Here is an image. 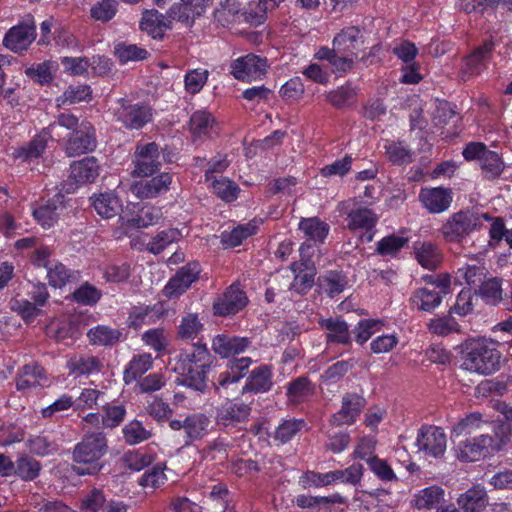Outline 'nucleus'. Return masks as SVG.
<instances>
[{
    "label": "nucleus",
    "instance_id": "obj_49",
    "mask_svg": "<svg viewBox=\"0 0 512 512\" xmlns=\"http://www.w3.org/2000/svg\"><path fill=\"white\" fill-rule=\"evenodd\" d=\"M108 502L103 490L93 488L81 499L80 509L83 512H103Z\"/></svg>",
    "mask_w": 512,
    "mask_h": 512
},
{
    "label": "nucleus",
    "instance_id": "obj_25",
    "mask_svg": "<svg viewBox=\"0 0 512 512\" xmlns=\"http://www.w3.org/2000/svg\"><path fill=\"white\" fill-rule=\"evenodd\" d=\"M172 18L169 17V11L166 15L157 10L146 11L140 22V28L151 35L154 39H160L164 36L167 29H171Z\"/></svg>",
    "mask_w": 512,
    "mask_h": 512
},
{
    "label": "nucleus",
    "instance_id": "obj_59",
    "mask_svg": "<svg viewBox=\"0 0 512 512\" xmlns=\"http://www.w3.org/2000/svg\"><path fill=\"white\" fill-rule=\"evenodd\" d=\"M117 6L115 0H101L91 8V17L97 21L108 22L115 16Z\"/></svg>",
    "mask_w": 512,
    "mask_h": 512
},
{
    "label": "nucleus",
    "instance_id": "obj_34",
    "mask_svg": "<svg viewBox=\"0 0 512 512\" xmlns=\"http://www.w3.org/2000/svg\"><path fill=\"white\" fill-rule=\"evenodd\" d=\"M91 199L97 214L106 219L118 215L122 208L118 197L113 193H100Z\"/></svg>",
    "mask_w": 512,
    "mask_h": 512
},
{
    "label": "nucleus",
    "instance_id": "obj_19",
    "mask_svg": "<svg viewBox=\"0 0 512 512\" xmlns=\"http://www.w3.org/2000/svg\"><path fill=\"white\" fill-rule=\"evenodd\" d=\"M162 210L152 205L133 206V211L121 216L124 223L133 228H146L162 218Z\"/></svg>",
    "mask_w": 512,
    "mask_h": 512
},
{
    "label": "nucleus",
    "instance_id": "obj_56",
    "mask_svg": "<svg viewBox=\"0 0 512 512\" xmlns=\"http://www.w3.org/2000/svg\"><path fill=\"white\" fill-rule=\"evenodd\" d=\"M382 325L383 322L381 320H361L354 329L356 342L364 344L372 335L381 330Z\"/></svg>",
    "mask_w": 512,
    "mask_h": 512
},
{
    "label": "nucleus",
    "instance_id": "obj_57",
    "mask_svg": "<svg viewBox=\"0 0 512 512\" xmlns=\"http://www.w3.org/2000/svg\"><path fill=\"white\" fill-rule=\"evenodd\" d=\"M255 231L256 226L251 223L239 225L230 233L224 234L222 236V242L229 247H235L240 245L244 239L253 235Z\"/></svg>",
    "mask_w": 512,
    "mask_h": 512
},
{
    "label": "nucleus",
    "instance_id": "obj_46",
    "mask_svg": "<svg viewBox=\"0 0 512 512\" xmlns=\"http://www.w3.org/2000/svg\"><path fill=\"white\" fill-rule=\"evenodd\" d=\"M427 327L430 333L438 336H448L460 331L458 322L451 315L433 318L429 321Z\"/></svg>",
    "mask_w": 512,
    "mask_h": 512
},
{
    "label": "nucleus",
    "instance_id": "obj_60",
    "mask_svg": "<svg viewBox=\"0 0 512 512\" xmlns=\"http://www.w3.org/2000/svg\"><path fill=\"white\" fill-rule=\"evenodd\" d=\"M115 55L121 63H126L128 61L144 60L147 58L148 52L134 44H118L115 47Z\"/></svg>",
    "mask_w": 512,
    "mask_h": 512
},
{
    "label": "nucleus",
    "instance_id": "obj_16",
    "mask_svg": "<svg viewBox=\"0 0 512 512\" xmlns=\"http://www.w3.org/2000/svg\"><path fill=\"white\" fill-rule=\"evenodd\" d=\"M172 183L169 173H161L151 179H144L131 185L132 193L141 199L154 198L167 192Z\"/></svg>",
    "mask_w": 512,
    "mask_h": 512
},
{
    "label": "nucleus",
    "instance_id": "obj_40",
    "mask_svg": "<svg viewBox=\"0 0 512 512\" xmlns=\"http://www.w3.org/2000/svg\"><path fill=\"white\" fill-rule=\"evenodd\" d=\"M444 497V490L439 486H430L422 489L415 498V507L421 509H433L438 507Z\"/></svg>",
    "mask_w": 512,
    "mask_h": 512
},
{
    "label": "nucleus",
    "instance_id": "obj_42",
    "mask_svg": "<svg viewBox=\"0 0 512 512\" xmlns=\"http://www.w3.org/2000/svg\"><path fill=\"white\" fill-rule=\"evenodd\" d=\"M68 367L70 371L77 375H89L94 371H99L102 367L100 360L91 355H81L78 357L72 358L68 362Z\"/></svg>",
    "mask_w": 512,
    "mask_h": 512
},
{
    "label": "nucleus",
    "instance_id": "obj_54",
    "mask_svg": "<svg viewBox=\"0 0 512 512\" xmlns=\"http://www.w3.org/2000/svg\"><path fill=\"white\" fill-rule=\"evenodd\" d=\"M145 409L147 414L157 422L168 421L173 413L169 404L158 397H153L151 401H148Z\"/></svg>",
    "mask_w": 512,
    "mask_h": 512
},
{
    "label": "nucleus",
    "instance_id": "obj_36",
    "mask_svg": "<svg viewBox=\"0 0 512 512\" xmlns=\"http://www.w3.org/2000/svg\"><path fill=\"white\" fill-rule=\"evenodd\" d=\"M252 360L249 357L233 358L228 362V370L222 372L218 378V385L226 386L239 381L251 365Z\"/></svg>",
    "mask_w": 512,
    "mask_h": 512
},
{
    "label": "nucleus",
    "instance_id": "obj_17",
    "mask_svg": "<svg viewBox=\"0 0 512 512\" xmlns=\"http://www.w3.org/2000/svg\"><path fill=\"white\" fill-rule=\"evenodd\" d=\"M494 42L485 40L480 46L476 47L470 55L465 57L462 66V72L468 76L479 75L487 68V63L494 50Z\"/></svg>",
    "mask_w": 512,
    "mask_h": 512
},
{
    "label": "nucleus",
    "instance_id": "obj_29",
    "mask_svg": "<svg viewBox=\"0 0 512 512\" xmlns=\"http://www.w3.org/2000/svg\"><path fill=\"white\" fill-rule=\"evenodd\" d=\"M457 502L464 512H482L488 504V497L484 488L473 486L461 494Z\"/></svg>",
    "mask_w": 512,
    "mask_h": 512
},
{
    "label": "nucleus",
    "instance_id": "obj_63",
    "mask_svg": "<svg viewBox=\"0 0 512 512\" xmlns=\"http://www.w3.org/2000/svg\"><path fill=\"white\" fill-rule=\"evenodd\" d=\"M506 391L504 382L494 379L482 380L475 388V396L477 398H487L493 395H503Z\"/></svg>",
    "mask_w": 512,
    "mask_h": 512
},
{
    "label": "nucleus",
    "instance_id": "obj_21",
    "mask_svg": "<svg viewBox=\"0 0 512 512\" xmlns=\"http://www.w3.org/2000/svg\"><path fill=\"white\" fill-rule=\"evenodd\" d=\"M413 252L417 262L428 270L437 269L443 260L440 247L430 241H416L413 244Z\"/></svg>",
    "mask_w": 512,
    "mask_h": 512
},
{
    "label": "nucleus",
    "instance_id": "obj_1",
    "mask_svg": "<svg viewBox=\"0 0 512 512\" xmlns=\"http://www.w3.org/2000/svg\"><path fill=\"white\" fill-rule=\"evenodd\" d=\"M498 343L485 337L470 338L462 344L460 367L470 373L489 376L501 368Z\"/></svg>",
    "mask_w": 512,
    "mask_h": 512
},
{
    "label": "nucleus",
    "instance_id": "obj_10",
    "mask_svg": "<svg viewBox=\"0 0 512 512\" xmlns=\"http://www.w3.org/2000/svg\"><path fill=\"white\" fill-rule=\"evenodd\" d=\"M200 273L199 263L192 262L180 268L164 287L163 293L168 298H176L183 294Z\"/></svg>",
    "mask_w": 512,
    "mask_h": 512
},
{
    "label": "nucleus",
    "instance_id": "obj_12",
    "mask_svg": "<svg viewBox=\"0 0 512 512\" xmlns=\"http://www.w3.org/2000/svg\"><path fill=\"white\" fill-rule=\"evenodd\" d=\"M366 400L356 393H346L342 397L341 408L331 416L330 422L334 426L351 425L361 414Z\"/></svg>",
    "mask_w": 512,
    "mask_h": 512
},
{
    "label": "nucleus",
    "instance_id": "obj_35",
    "mask_svg": "<svg viewBox=\"0 0 512 512\" xmlns=\"http://www.w3.org/2000/svg\"><path fill=\"white\" fill-rule=\"evenodd\" d=\"M322 328L327 330L326 338L328 342L348 344L350 342V332L347 323L339 318H328L320 321Z\"/></svg>",
    "mask_w": 512,
    "mask_h": 512
},
{
    "label": "nucleus",
    "instance_id": "obj_41",
    "mask_svg": "<svg viewBox=\"0 0 512 512\" xmlns=\"http://www.w3.org/2000/svg\"><path fill=\"white\" fill-rule=\"evenodd\" d=\"M203 330V324L200 322L198 315L188 313L181 318L177 327V337L182 340H194Z\"/></svg>",
    "mask_w": 512,
    "mask_h": 512
},
{
    "label": "nucleus",
    "instance_id": "obj_61",
    "mask_svg": "<svg viewBox=\"0 0 512 512\" xmlns=\"http://www.w3.org/2000/svg\"><path fill=\"white\" fill-rule=\"evenodd\" d=\"M126 415V410L123 405H110L103 406L102 424L108 428L119 426Z\"/></svg>",
    "mask_w": 512,
    "mask_h": 512
},
{
    "label": "nucleus",
    "instance_id": "obj_33",
    "mask_svg": "<svg viewBox=\"0 0 512 512\" xmlns=\"http://www.w3.org/2000/svg\"><path fill=\"white\" fill-rule=\"evenodd\" d=\"M152 364L153 358L149 353L133 356L124 370L123 379L125 383L130 384L141 378L152 367Z\"/></svg>",
    "mask_w": 512,
    "mask_h": 512
},
{
    "label": "nucleus",
    "instance_id": "obj_23",
    "mask_svg": "<svg viewBox=\"0 0 512 512\" xmlns=\"http://www.w3.org/2000/svg\"><path fill=\"white\" fill-rule=\"evenodd\" d=\"M64 210V196L58 193L45 205L35 209L33 216L42 227L50 228L57 222Z\"/></svg>",
    "mask_w": 512,
    "mask_h": 512
},
{
    "label": "nucleus",
    "instance_id": "obj_37",
    "mask_svg": "<svg viewBox=\"0 0 512 512\" xmlns=\"http://www.w3.org/2000/svg\"><path fill=\"white\" fill-rule=\"evenodd\" d=\"M206 182H210L214 193L226 202L234 201L237 198L239 187L236 183L227 178H216L209 172L205 174Z\"/></svg>",
    "mask_w": 512,
    "mask_h": 512
},
{
    "label": "nucleus",
    "instance_id": "obj_26",
    "mask_svg": "<svg viewBox=\"0 0 512 512\" xmlns=\"http://www.w3.org/2000/svg\"><path fill=\"white\" fill-rule=\"evenodd\" d=\"M99 176V165L95 157L74 161L70 166V178L76 184L92 183Z\"/></svg>",
    "mask_w": 512,
    "mask_h": 512
},
{
    "label": "nucleus",
    "instance_id": "obj_30",
    "mask_svg": "<svg viewBox=\"0 0 512 512\" xmlns=\"http://www.w3.org/2000/svg\"><path fill=\"white\" fill-rule=\"evenodd\" d=\"M442 302V295L435 288L423 287L416 289L410 297L411 305L420 310L431 312Z\"/></svg>",
    "mask_w": 512,
    "mask_h": 512
},
{
    "label": "nucleus",
    "instance_id": "obj_6",
    "mask_svg": "<svg viewBox=\"0 0 512 512\" xmlns=\"http://www.w3.org/2000/svg\"><path fill=\"white\" fill-rule=\"evenodd\" d=\"M462 155L467 161H478L487 179L498 178L504 170V162L498 153L491 151L482 142H469Z\"/></svg>",
    "mask_w": 512,
    "mask_h": 512
},
{
    "label": "nucleus",
    "instance_id": "obj_11",
    "mask_svg": "<svg viewBox=\"0 0 512 512\" xmlns=\"http://www.w3.org/2000/svg\"><path fill=\"white\" fill-rule=\"evenodd\" d=\"M248 303L245 292L238 283L232 284L227 291L213 304L214 314L218 316H229L238 313Z\"/></svg>",
    "mask_w": 512,
    "mask_h": 512
},
{
    "label": "nucleus",
    "instance_id": "obj_44",
    "mask_svg": "<svg viewBox=\"0 0 512 512\" xmlns=\"http://www.w3.org/2000/svg\"><path fill=\"white\" fill-rule=\"evenodd\" d=\"M313 394V387L307 377H298L287 388V397L292 403H301Z\"/></svg>",
    "mask_w": 512,
    "mask_h": 512
},
{
    "label": "nucleus",
    "instance_id": "obj_43",
    "mask_svg": "<svg viewBox=\"0 0 512 512\" xmlns=\"http://www.w3.org/2000/svg\"><path fill=\"white\" fill-rule=\"evenodd\" d=\"M348 218V227L351 230L373 229L378 219L377 216L370 209L367 208H361L351 211L348 214Z\"/></svg>",
    "mask_w": 512,
    "mask_h": 512
},
{
    "label": "nucleus",
    "instance_id": "obj_7",
    "mask_svg": "<svg viewBox=\"0 0 512 512\" xmlns=\"http://www.w3.org/2000/svg\"><path fill=\"white\" fill-rule=\"evenodd\" d=\"M164 160L157 143H139L133 155L134 170L132 174L137 177L152 176L160 170Z\"/></svg>",
    "mask_w": 512,
    "mask_h": 512
},
{
    "label": "nucleus",
    "instance_id": "obj_2",
    "mask_svg": "<svg viewBox=\"0 0 512 512\" xmlns=\"http://www.w3.org/2000/svg\"><path fill=\"white\" fill-rule=\"evenodd\" d=\"M213 363V356L205 345L195 344L179 355L178 369L183 384L199 392L207 388V374Z\"/></svg>",
    "mask_w": 512,
    "mask_h": 512
},
{
    "label": "nucleus",
    "instance_id": "obj_48",
    "mask_svg": "<svg viewBox=\"0 0 512 512\" xmlns=\"http://www.w3.org/2000/svg\"><path fill=\"white\" fill-rule=\"evenodd\" d=\"M14 473L24 481H32L39 476L41 464L30 457H21L14 464Z\"/></svg>",
    "mask_w": 512,
    "mask_h": 512
},
{
    "label": "nucleus",
    "instance_id": "obj_22",
    "mask_svg": "<svg viewBox=\"0 0 512 512\" xmlns=\"http://www.w3.org/2000/svg\"><path fill=\"white\" fill-rule=\"evenodd\" d=\"M35 27L20 24L12 27L5 35L3 44L8 49L19 52L26 50L35 39Z\"/></svg>",
    "mask_w": 512,
    "mask_h": 512
},
{
    "label": "nucleus",
    "instance_id": "obj_50",
    "mask_svg": "<svg viewBox=\"0 0 512 512\" xmlns=\"http://www.w3.org/2000/svg\"><path fill=\"white\" fill-rule=\"evenodd\" d=\"M501 279L498 277L487 278L479 286V295L488 303L496 304L502 299Z\"/></svg>",
    "mask_w": 512,
    "mask_h": 512
},
{
    "label": "nucleus",
    "instance_id": "obj_9",
    "mask_svg": "<svg viewBox=\"0 0 512 512\" xmlns=\"http://www.w3.org/2000/svg\"><path fill=\"white\" fill-rule=\"evenodd\" d=\"M97 145L95 129L86 120L81 121L78 131L71 133L65 144V153L68 157H76L92 152Z\"/></svg>",
    "mask_w": 512,
    "mask_h": 512
},
{
    "label": "nucleus",
    "instance_id": "obj_55",
    "mask_svg": "<svg viewBox=\"0 0 512 512\" xmlns=\"http://www.w3.org/2000/svg\"><path fill=\"white\" fill-rule=\"evenodd\" d=\"M209 419L203 414H193L186 417L185 432L189 439L200 438L207 429Z\"/></svg>",
    "mask_w": 512,
    "mask_h": 512
},
{
    "label": "nucleus",
    "instance_id": "obj_14",
    "mask_svg": "<svg viewBox=\"0 0 512 512\" xmlns=\"http://www.w3.org/2000/svg\"><path fill=\"white\" fill-rule=\"evenodd\" d=\"M419 201L432 214L442 213L450 207L453 193L449 188H423L419 193Z\"/></svg>",
    "mask_w": 512,
    "mask_h": 512
},
{
    "label": "nucleus",
    "instance_id": "obj_51",
    "mask_svg": "<svg viewBox=\"0 0 512 512\" xmlns=\"http://www.w3.org/2000/svg\"><path fill=\"white\" fill-rule=\"evenodd\" d=\"M457 274L469 286H480L487 277V269L483 265H465L458 269Z\"/></svg>",
    "mask_w": 512,
    "mask_h": 512
},
{
    "label": "nucleus",
    "instance_id": "obj_24",
    "mask_svg": "<svg viewBox=\"0 0 512 512\" xmlns=\"http://www.w3.org/2000/svg\"><path fill=\"white\" fill-rule=\"evenodd\" d=\"M362 44V35L360 30L355 26L343 29L333 40L335 51L340 52V54L349 55L353 58L357 57L356 51L360 49Z\"/></svg>",
    "mask_w": 512,
    "mask_h": 512
},
{
    "label": "nucleus",
    "instance_id": "obj_18",
    "mask_svg": "<svg viewBox=\"0 0 512 512\" xmlns=\"http://www.w3.org/2000/svg\"><path fill=\"white\" fill-rule=\"evenodd\" d=\"M122 105L116 112L118 121L129 129H140L151 120L150 109L146 106L126 104L124 99Z\"/></svg>",
    "mask_w": 512,
    "mask_h": 512
},
{
    "label": "nucleus",
    "instance_id": "obj_27",
    "mask_svg": "<svg viewBox=\"0 0 512 512\" xmlns=\"http://www.w3.org/2000/svg\"><path fill=\"white\" fill-rule=\"evenodd\" d=\"M249 343V339L245 337H230L221 334L213 339L212 349L216 354L227 358L243 352Z\"/></svg>",
    "mask_w": 512,
    "mask_h": 512
},
{
    "label": "nucleus",
    "instance_id": "obj_4",
    "mask_svg": "<svg viewBox=\"0 0 512 512\" xmlns=\"http://www.w3.org/2000/svg\"><path fill=\"white\" fill-rule=\"evenodd\" d=\"M363 475L361 464H353L343 470H333L320 473L315 470L304 471L298 480L302 489H318L333 486L338 483L356 485Z\"/></svg>",
    "mask_w": 512,
    "mask_h": 512
},
{
    "label": "nucleus",
    "instance_id": "obj_39",
    "mask_svg": "<svg viewBox=\"0 0 512 512\" xmlns=\"http://www.w3.org/2000/svg\"><path fill=\"white\" fill-rule=\"evenodd\" d=\"M299 229L308 239L319 242H323L329 232L328 224L317 217L303 218L299 223Z\"/></svg>",
    "mask_w": 512,
    "mask_h": 512
},
{
    "label": "nucleus",
    "instance_id": "obj_28",
    "mask_svg": "<svg viewBox=\"0 0 512 512\" xmlns=\"http://www.w3.org/2000/svg\"><path fill=\"white\" fill-rule=\"evenodd\" d=\"M272 385L271 367L262 365L252 370L242 389V393H264L269 391Z\"/></svg>",
    "mask_w": 512,
    "mask_h": 512
},
{
    "label": "nucleus",
    "instance_id": "obj_64",
    "mask_svg": "<svg viewBox=\"0 0 512 512\" xmlns=\"http://www.w3.org/2000/svg\"><path fill=\"white\" fill-rule=\"evenodd\" d=\"M101 297V291L86 282L73 292V299L83 305H93Z\"/></svg>",
    "mask_w": 512,
    "mask_h": 512
},
{
    "label": "nucleus",
    "instance_id": "obj_58",
    "mask_svg": "<svg viewBox=\"0 0 512 512\" xmlns=\"http://www.w3.org/2000/svg\"><path fill=\"white\" fill-rule=\"evenodd\" d=\"M124 438L129 445L138 444L151 437V432L146 430L139 421H132L123 428Z\"/></svg>",
    "mask_w": 512,
    "mask_h": 512
},
{
    "label": "nucleus",
    "instance_id": "obj_32",
    "mask_svg": "<svg viewBox=\"0 0 512 512\" xmlns=\"http://www.w3.org/2000/svg\"><path fill=\"white\" fill-rule=\"evenodd\" d=\"M447 437L441 427L423 425L417 435L419 448H446Z\"/></svg>",
    "mask_w": 512,
    "mask_h": 512
},
{
    "label": "nucleus",
    "instance_id": "obj_8",
    "mask_svg": "<svg viewBox=\"0 0 512 512\" xmlns=\"http://www.w3.org/2000/svg\"><path fill=\"white\" fill-rule=\"evenodd\" d=\"M266 58L255 54H247L233 60L230 64V73L240 81H252L261 78L267 70Z\"/></svg>",
    "mask_w": 512,
    "mask_h": 512
},
{
    "label": "nucleus",
    "instance_id": "obj_62",
    "mask_svg": "<svg viewBox=\"0 0 512 512\" xmlns=\"http://www.w3.org/2000/svg\"><path fill=\"white\" fill-rule=\"evenodd\" d=\"M179 235L176 229L161 231L148 243V249L154 254H159L167 245L177 240Z\"/></svg>",
    "mask_w": 512,
    "mask_h": 512
},
{
    "label": "nucleus",
    "instance_id": "obj_5",
    "mask_svg": "<svg viewBox=\"0 0 512 512\" xmlns=\"http://www.w3.org/2000/svg\"><path fill=\"white\" fill-rule=\"evenodd\" d=\"M319 249L310 244L303 243L299 249L300 260L291 264V270L295 273L290 289L298 294L306 293L314 284L316 262L312 259Z\"/></svg>",
    "mask_w": 512,
    "mask_h": 512
},
{
    "label": "nucleus",
    "instance_id": "obj_20",
    "mask_svg": "<svg viewBox=\"0 0 512 512\" xmlns=\"http://www.w3.org/2000/svg\"><path fill=\"white\" fill-rule=\"evenodd\" d=\"M250 411L249 405L241 401L226 399L217 407L216 421L224 426L239 423L248 418Z\"/></svg>",
    "mask_w": 512,
    "mask_h": 512
},
{
    "label": "nucleus",
    "instance_id": "obj_13",
    "mask_svg": "<svg viewBox=\"0 0 512 512\" xmlns=\"http://www.w3.org/2000/svg\"><path fill=\"white\" fill-rule=\"evenodd\" d=\"M212 0H181L169 9V17L191 26L210 6Z\"/></svg>",
    "mask_w": 512,
    "mask_h": 512
},
{
    "label": "nucleus",
    "instance_id": "obj_31",
    "mask_svg": "<svg viewBox=\"0 0 512 512\" xmlns=\"http://www.w3.org/2000/svg\"><path fill=\"white\" fill-rule=\"evenodd\" d=\"M294 504L308 512H316L320 505L324 504H346L347 499L339 493H333L329 496H312L300 494L293 500Z\"/></svg>",
    "mask_w": 512,
    "mask_h": 512
},
{
    "label": "nucleus",
    "instance_id": "obj_38",
    "mask_svg": "<svg viewBox=\"0 0 512 512\" xmlns=\"http://www.w3.org/2000/svg\"><path fill=\"white\" fill-rule=\"evenodd\" d=\"M47 276L49 284L55 288H61L69 283H75L79 280V272L68 269L62 263H57L48 268Z\"/></svg>",
    "mask_w": 512,
    "mask_h": 512
},
{
    "label": "nucleus",
    "instance_id": "obj_3",
    "mask_svg": "<svg viewBox=\"0 0 512 512\" xmlns=\"http://www.w3.org/2000/svg\"><path fill=\"white\" fill-rule=\"evenodd\" d=\"M492 220L488 213L474 209H462L451 214L442 224L440 233L449 243L461 244L470 234L480 231L487 221Z\"/></svg>",
    "mask_w": 512,
    "mask_h": 512
},
{
    "label": "nucleus",
    "instance_id": "obj_15",
    "mask_svg": "<svg viewBox=\"0 0 512 512\" xmlns=\"http://www.w3.org/2000/svg\"><path fill=\"white\" fill-rule=\"evenodd\" d=\"M106 450H73L72 470L80 476L93 475L103 467L102 457Z\"/></svg>",
    "mask_w": 512,
    "mask_h": 512
},
{
    "label": "nucleus",
    "instance_id": "obj_45",
    "mask_svg": "<svg viewBox=\"0 0 512 512\" xmlns=\"http://www.w3.org/2000/svg\"><path fill=\"white\" fill-rule=\"evenodd\" d=\"M153 460L154 456L148 453V450H127L122 457L125 467L133 471H141L148 467Z\"/></svg>",
    "mask_w": 512,
    "mask_h": 512
},
{
    "label": "nucleus",
    "instance_id": "obj_52",
    "mask_svg": "<svg viewBox=\"0 0 512 512\" xmlns=\"http://www.w3.org/2000/svg\"><path fill=\"white\" fill-rule=\"evenodd\" d=\"M320 281L330 296L341 293L348 283L346 276L338 271L327 272Z\"/></svg>",
    "mask_w": 512,
    "mask_h": 512
},
{
    "label": "nucleus",
    "instance_id": "obj_47",
    "mask_svg": "<svg viewBox=\"0 0 512 512\" xmlns=\"http://www.w3.org/2000/svg\"><path fill=\"white\" fill-rule=\"evenodd\" d=\"M122 333L117 329L107 326H97L88 332V337L93 344L109 346L119 342Z\"/></svg>",
    "mask_w": 512,
    "mask_h": 512
},
{
    "label": "nucleus",
    "instance_id": "obj_53",
    "mask_svg": "<svg viewBox=\"0 0 512 512\" xmlns=\"http://www.w3.org/2000/svg\"><path fill=\"white\" fill-rule=\"evenodd\" d=\"M306 426L304 420L291 419L284 421L275 431V439L285 444Z\"/></svg>",
    "mask_w": 512,
    "mask_h": 512
}]
</instances>
